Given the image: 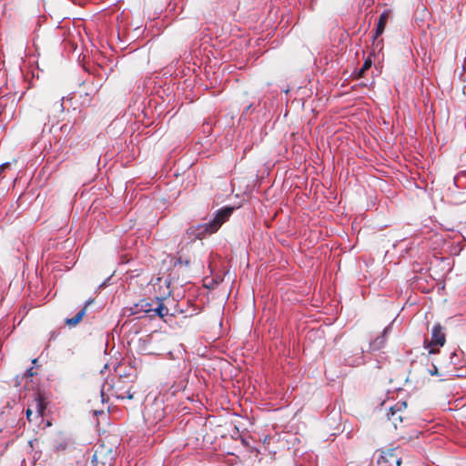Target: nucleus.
I'll list each match as a JSON object with an SVG mask.
<instances>
[{
    "label": "nucleus",
    "instance_id": "obj_1",
    "mask_svg": "<svg viewBox=\"0 0 466 466\" xmlns=\"http://www.w3.org/2000/svg\"><path fill=\"white\" fill-rule=\"evenodd\" d=\"M234 210L232 207H224L218 209L214 218L206 223L190 226L186 230V236L190 241L202 239L216 233L220 227L230 218Z\"/></svg>",
    "mask_w": 466,
    "mask_h": 466
},
{
    "label": "nucleus",
    "instance_id": "obj_2",
    "mask_svg": "<svg viewBox=\"0 0 466 466\" xmlns=\"http://www.w3.org/2000/svg\"><path fill=\"white\" fill-rule=\"evenodd\" d=\"M124 383L125 381L119 378L113 385L107 383L104 384L101 389L102 397L104 396L106 390H112L111 395L117 399H133L134 392L131 390V387L129 386L127 390H125Z\"/></svg>",
    "mask_w": 466,
    "mask_h": 466
},
{
    "label": "nucleus",
    "instance_id": "obj_3",
    "mask_svg": "<svg viewBox=\"0 0 466 466\" xmlns=\"http://www.w3.org/2000/svg\"><path fill=\"white\" fill-rule=\"evenodd\" d=\"M446 339L445 335L442 332V327L441 324L437 323L432 327L431 329V340L428 343L425 348L429 349L430 354H435L437 350L433 349V346H443L445 344Z\"/></svg>",
    "mask_w": 466,
    "mask_h": 466
},
{
    "label": "nucleus",
    "instance_id": "obj_4",
    "mask_svg": "<svg viewBox=\"0 0 466 466\" xmlns=\"http://www.w3.org/2000/svg\"><path fill=\"white\" fill-rule=\"evenodd\" d=\"M154 306L153 300L149 301L146 299H140L131 307L125 308V313L128 316L139 314H151L152 307Z\"/></svg>",
    "mask_w": 466,
    "mask_h": 466
},
{
    "label": "nucleus",
    "instance_id": "obj_5",
    "mask_svg": "<svg viewBox=\"0 0 466 466\" xmlns=\"http://www.w3.org/2000/svg\"><path fill=\"white\" fill-rule=\"evenodd\" d=\"M73 444L71 437L64 433H58L52 441V447L56 451H64Z\"/></svg>",
    "mask_w": 466,
    "mask_h": 466
},
{
    "label": "nucleus",
    "instance_id": "obj_6",
    "mask_svg": "<svg viewBox=\"0 0 466 466\" xmlns=\"http://www.w3.org/2000/svg\"><path fill=\"white\" fill-rule=\"evenodd\" d=\"M378 465H386L390 466H400L401 458L397 457L394 453V450H389L387 451H382L380 457L377 460Z\"/></svg>",
    "mask_w": 466,
    "mask_h": 466
},
{
    "label": "nucleus",
    "instance_id": "obj_7",
    "mask_svg": "<svg viewBox=\"0 0 466 466\" xmlns=\"http://www.w3.org/2000/svg\"><path fill=\"white\" fill-rule=\"evenodd\" d=\"M154 306L152 307V312L150 317L158 316L159 318H164L168 315V309L164 305L162 299L156 297L153 299Z\"/></svg>",
    "mask_w": 466,
    "mask_h": 466
},
{
    "label": "nucleus",
    "instance_id": "obj_8",
    "mask_svg": "<svg viewBox=\"0 0 466 466\" xmlns=\"http://www.w3.org/2000/svg\"><path fill=\"white\" fill-rule=\"evenodd\" d=\"M390 330H391V325H388L383 329L381 336L377 337L374 340H372L370 342V349L372 350H379L381 348H383L385 345V342H386V337H387L388 333L390 332Z\"/></svg>",
    "mask_w": 466,
    "mask_h": 466
},
{
    "label": "nucleus",
    "instance_id": "obj_9",
    "mask_svg": "<svg viewBox=\"0 0 466 466\" xmlns=\"http://www.w3.org/2000/svg\"><path fill=\"white\" fill-rule=\"evenodd\" d=\"M389 16H390L389 10H385L381 13V15H380L379 21L377 23L374 38H377L383 33Z\"/></svg>",
    "mask_w": 466,
    "mask_h": 466
},
{
    "label": "nucleus",
    "instance_id": "obj_10",
    "mask_svg": "<svg viewBox=\"0 0 466 466\" xmlns=\"http://www.w3.org/2000/svg\"><path fill=\"white\" fill-rule=\"evenodd\" d=\"M400 411V408L397 404L395 407H390V412L387 414L388 419L392 421L395 428H397V421L401 422L402 417L398 414Z\"/></svg>",
    "mask_w": 466,
    "mask_h": 466
},
{
    "label": "nucleus",
    "instance_id": "obj_11",
    "mask_svg": "<svg viewBox=\"0 0 466 466\" xmlns=\"http://www.w3.org/2000/svg\"><path fill=\"white\" fill-rule=\"evenodd\" d=\"M85 314H86V308H83L76 313V315L74 318L66 319L65 322L66 325H68L70 327L76 326L81 321V319L85 316Z\"/></svg>",
    "mask_w": 466,
    "mask_h": 466
},
{
    "label": "nucleus",
    "instance_id": "obj_12",
    "mask_svg": "<svg viewBox=\"0 0 466 466\" xmlns=\"http://www.w3.org/2000/svg\"><path fill=\"white\" fill-rule=\"evenodd\" d=\"M34 406L35 409V416L36 417H43L45 413L46 407L40 399V397L36 398L34 402Z\"/></svg>",
    "mask_w": 466,
    "mask_h": 466
},
{
    "label": "nucleus",
    "instance_id": "obj_13",
    "mask_svg": "<svg viewBox=\"0 0 466 466\" xmlns=\"http://www.w3.org/2000/svg\"><path fill=\"white\" fill-rule=\"evenodd\" d=\"M371 64H372L371 60H370V59H367V60L364 62V64H363L362 67H361V68H360V75H362L364 71H366L367 69H369V68L371 66Z\"/></svg>",
    "mask_w": 466,
    "mask_h": 466
},
{
    "label": "nucleus",
    "instance_id": "obj_14",
    "mask_svg": "<svg viewBox=\"0 0 466 466\" xmlns=\"http://www.w3.org/2000/svg\"><path fill=\"white\" fill-rule=\"evenodd\" d=\"M33 368H29L25 370V375L27 377H33L35 375V372L33 371Z\"/></svg>",
    "mask_w": 466,
    "mask_h": 466
},
{
    "label": "nucleus",
    "instance_id": "obj_15",
    "mask_svg": "<svg viewBox=\"0 0 466 466\" xmlns=\"http://www.w3.org/2000/svg\"><path fill=\"white\" fill-rule=\"evenodd\" d=\"M32 415H33V411H32L31 408H28L26 410V418H27L28 421H32V418H31Z\"/></svg>",
    "mask_w": 466,
    "mask_h": 466
},
{
    "label": "nucleus",
    "instance_id": "obj_16",
    "mask_svg": "<svg viewBox=\"0 0 466 466\" xmlns=\"http://www.w3.org/2000/svg\"><path fill=\"white\" fill-rule=\"evenodd\" d=\"M93 302H94V299H87V300L86 301L85 306H84L83 308H86V309H87V307H88L89 305H91Z\"/></svg>",
    "mask_w": 466,
    "mask_h": 466
},
{
    "label": "nucleus",
    "instance_id": "obj_17",
    "mask_svg": "<svg viewBox=\"0 0 466 466\" xmlns=\"http://www.w3.org/2000/svg\"><path fill=\"white\" fill-rule=\"evenodd\" d=\"M431 375H436L438 373V370L436 366H433L432 369L429 370Z\"/></svg>",
    "mask_w": 466,
    "mask_h": 466
},
{
    "label": "nucleus",
    "instance_id": "obj_18",
    "mask_svg": "<svg viewBox=\"0 0 466 466\" xmlns=\"http://www.w3.org/2000/svg\"><path fill=\"white\" fill-rule=\"evenodd\" d=\"M9 163H3L0 165V174L5 170V167H7Z\"/></svg>",
    "mask_w": 466,
    "mask_h": 466
},
{
    "label": "nucleus",
    "instance_id": "obj_19",
    "mask_svg": "<svg viewBox=\"0 0 466 466\" xmlns=\"http://www.w3.org/2000/svg\"><path fill=\"white\" fill-rule=\"evenodd\" d=\"M63 97L60 98L59 100V105H58V107L60 109V111H63L64 110V105H63Z\"/></svg>",
    "mask_w": 466,
    "mask_h": 466
},
{
    "label": "nucleus",
    "instance_id": "obj_20",
    "mask_svg": "<svg viewBox=\"0 0 466 466\" xmlns=\"http://www.w3.org/2000/svg\"><path fill=\"white\" fill-rule=\"evenodd\" d=\"M400 406L406 407V403L403 402V403L400 404Z\"/></svg>",
    "mask_w": 466,
    "mask_h": 466
},
{
    "label": "nucleus",
    "instance_id": "obj_21",
    "mask_svg": "<svg viewBox=\"0 0 466 466\" xmlns=\"http://www.w3.org/2000/svg\"><path fill=\"white\" fill-rule=\"evenodd\" d=\"M36 359L33 360V364H35Z\"/></svg>",
    "mask_w": 466,
    "mask_h": 466
},
{
    "label": "nucleus",
    "instance_id": "obj_22",
    "mask_svg": "<svg viewBox=\"0 0 466 466\" xmlns=\"http://www.w3.org/2000/svg\"><path fill=\"white\" fill-rule=\"evenodd\" d=\"M377 466H386V465H377Z\"/></svg>",
    "mask_w": 466,
    "mask_h": 466
}]
</instances>
